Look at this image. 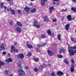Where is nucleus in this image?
<instances>
[{"label": "nucleus", "mask_w": 76, "mask_h": 76, "mask_svg": "<svg viewBox=\"0 0 76 76\" xmlns=\"http://www.w3.org/2000/svg\"><path fill=\"white\" fill-rule=\"evenodd\" d=\"M71 49H74V50H76V46H74L72 47H71L70 46H69L68 50L69 53V54L71 56H73L74 54V51Z\"/></svg>", "instance_id": "1"}, {"label": "nucleus", "mask_w": 76, "mask_h": 76, "mask_svg": "<svg viewBox=\"0 0 76 76\" xmlns=\"http://www.w3.org/2000/svg\"><path fill=\"white\" fill-rule=\"evenodd\" d=\"M23 67L20 66V70H18L19 72V76H22V75H25V73L23 70Z\"/></svg>", "instance_id": "2"}, {"label": "nucleus", "mask_w": 76, "mask_h": 76, "mask_svg": "<svg viewBox=\"0 0 76 76\" xmlns=\"http://www.w3.org/2000/svg\"><path fill=\"white\" fill-rule=\"evenodd\" d=\"M6 45H4L3 44H2V46H0V50H5V48L4 47H6Z\"/></svg>", "instance_id": "3"}, {"label": "nucleus", "mask_w": 76, "mask_h": 76, "mask_svg": "<svg viewBox=\"0 0 76 76\" xmlns=\"http://www.w3.org/2000/svg\"><path fill=\"white\" fill-rule=\"evenodd\" d=\"M47 1V0H42L41 1V4L42 6H45V3Z\"/></svg>", "instance_id": "4"}, {"label": "nucleus", "mask_w": 76, "mask_h": 76, "mask_svg": "<svg viewBox=\"0 0 76 76\" xmlns=\"http://www.w3.org/2000/svg\"><path fill=\"white\" fill-rule=\"evenodd\" d=\"M15 31H17L18 32H20L21 31H22V29H21V28H20V27H17L16 28H15Z\"/></svg>", "instance_id": "5"}, {"label": "nucleus", "mask_w": 76, "mask_h": 76, "mask_svg": "<svg viewBox=\"0 0 76 76\" xmlns=\"http://www.w3.org/2000/svg\"><path fill=\"white\" fill-rule=\"evenodd\" d=\"M63 75V73L60 71H59L57 72V75H58V76H61Z\"/></svg>", "instance_id": "6"}, {"label": "nucleus", "mask_w": 76, "mask_h": 76, "mask_svg": "<svg viewBox=\"0 0 76 76\" xmlns=\"http://www.w3.org/2000/svg\"><path fill=\"white\" fill-rule=\"evenodd\" d=\"M75 71V67L73 65H72V66L71 67V72H73Z\"/></svg>", "instance_id": "7"}, {"label": "nucleus", "mask_w": 76, "mask_h": 76, "mask_svg": "<svg viewBox=\"0 0 76 76\" xmlns=\"http://www.w3.org/2000/svg\"><path fill=\"white\" fill-rule=\"evenodd\" d=\"M24 10H25L27 12H29V10H30V8H29L28 7L26 6L24 8Z\"/></svg>", "instance_id": "8"}, {"label": "nucleus", "mask_w": 76, "mask_h": 76, "mask_svg": "<svg viewBox=\"0 0 76 76\" xmlns=\"http://www.w3.org/2000/svg\"><path fill=\"white\" fill-rule=\"evenodd\" d=\"M67 19H68L69 21H71L72 20V16L70 15H69L67 16Z\"/></svg>", "instance_id": "9"}, {"label": "nucleus", "mask_w": 76, "mask_h": 76, "mask_svg": "<svg viewBox=\"0 0 76 76\" xmlns=\"http://www.w3.org/2000/svg\"><path fill=\"white\" fill-rule=\"evenodd\" d=\"M6 62L9 63V62H12V59L11 58H9L6 60Z\"/></svg>", "instance_id": "10"}, {"label": "nucleus", "mask_w": 76, "mask_h": 76, "mask_svg": "<svg viewBox=\"0 0 76 76\" xmlns=\"http://www.w3.org/2000/svg\"><path fill=\"white\" fill-rule=\"evenodd\" d=\"M62 51H63V52L64 53L65 52V49H64L63 48H60V50H59V53L60 54H61L62 52Z\"/></svg>", "instance_id": "11"}, {"label": "nucleus", "mask_w": 76, "mask_h": 76, "mask_svg": "<svg viewBox=\"0 0 76 76\" xmlns=\"http://www.w3.org/2000/svg\"><path fill=\"white\" fill-rule=\"evenodd\" d=\"M69 26H70V24H66L65 26V28L66 29V30H67V31L68 30H69Z\"/></svg>", "instance_id": "12"}, {"label": "nucleus", "mask_w": 76, "mask_h": 76, "mask_svg": "<svg viewBox=\"0 0 76 76\" xmlns=\"http://www.w3.org/2000/svg\"><path fill=\"white\" fill-rule=\"evenodd\" d=\"M54 9V8L53 7H51L49 8V11L50 13H52L53 10Z\"/></svg>", "instance_id": "13"}, {"label": "nucleus", "mask_w": 76, "mask_h": 76, "mask_svg": "<svg viewBox=\"0 0 76 76\" xmlns=\"http://www.w3.org/2000/svg\"><path fill=\"white\" fill-rule=\"evenodd\" d=\"M18 57H20L21 58H23V54H19L18 55Z\"/></svg>", "instance_id": "14"}, {"label": "nucleus", "mask_w": 76, "mask_h": 76, "mask_svg": "<svg viewBox=\"0 0 76 76\" xmlns=\"http://www.w3.org/2000/svg\"><path fill=\"white\" fill-rule=\"evenodd\" d=\"M71 41H73V42H75V43H76V39L75 38L74 39L73 37H71L70 38Z\"/></svg>", "instance_id": "15"}, {"label": "nucleus", "mask_w": 76, "mask_h": 76, "mask_svg": "<svg viewBox=\"0 0 76 76\" xmlns=\"http://www.w3.org/2000/svg\"><path fill=\"white\" fill-rule=\"evenodd\" d=\"M48 53L49 56H53V53L50 50H48Z\"/></svg>", "instance_id": "16"}, {"label": "nucleus", "mask_w": 76, "mask_h": 76, "mask_svg": "<svg viewBox=\"0 0 76 76\" xmlns=\"http://www.w3.org/2000/svg\"><path fill=\"white\" fill-rule=\"evenodd\" d=\"M72 10L74 12H76V8L75 7H72L71 8Z\"/></svg>", "instance_id": "17"}, {"label": "nucleus", "mask_w": 76, "mask_h": 76, "mask_svg": "<svg viewBox=\"0 0 76 76\" xmlns=\"http://www.w3.org/2000/svg\"><path fill=\"white\" fill-rule=\"evenodd\" d=\"M44 20V21H48V20H49L48 19V17H45Z\"/></svg>", "instance_id": "18"}, {"label": "nucleus", "mask_w": 76, "mask_h": 76, "mask_svg": "<svg viewBox=\"0 0 76 76\" xmlns=\"http://www.w3.org/2000/svg\"><path fill=\"white\" fill-rule=\"evenodd\" d=\"M4 63L2 61H0V66H4Z\"/></svg>", "instance_id": "19"}, {"label": "nucleus", "mask_w": 76, "mask_h": 76, "mask_svg": "<svg viewBox=\"0 0 76 76\" xmlns=\"http://www.w3.org/2000/svg\"><path fill=\"white\" fill-rule=\"evenodd\" d=\"M38 23V22L37 20H35L34 21V26H36V25H37V23Z\"/></svg>", "instance_id": "20"}, {"label": "nucleus", "mask_w": 76, "mask_h": 76, "mask_svg": "<svg viewBox=\"0 0 76 76\" xmlns=\"http://www.w3.org/2000/svg\"><path fill=\"white\" fill-rule=\"evenodd\" d=\"M17 24L18 26H23L21 23L19 22H17Z\"/></svg>", "instance_id": "21"}, {"label": "nucleus", "mask_w": 76, "mask_h": 76, "mask_svg": "<svg viewBox=\"0 0 76 76\" xmlns=\"http://www.w3.org/2000/svg\"><path fill=\"white\" fill-rule=\"evenodd\" d=\"M26 45L28 48H32V45H29L28 44H27Z\"/></svg>", "instance_id": "22"}, {"label": "nucleus", "mask_w": 76, "mask_h": 76, "mask_svg": "<svg viewBox=\"0 0 76 76\" xmlns=\"http://www.w3.org/2000/svg\"><path fill=\"white\" fill-rule=\"evenodd\" d=\"M11 12L12 15L15 14V12L13 10H10Z\"/></svg>", "instance_id": "23"}, {"label": "nucleus", "mask_w": 76, "mask_h": 76, "mask_svg": "<svg viewBox=\"0 0 76 76\" xmlns=\"http://www.w3.org/2000/svg\"><path fill=\"white\" fill-rule=\"evenodd\" d=\"M11 50L12 51H14V50L15 49V47H14V46H13V45L12 46H11Z\"/></svg>", "instance_id": "24"}, {"label": "nucleus", "mask_w": 76, "mask_h": 76, "mask_svg": "<svg viewBox=\"0 0 76 76\" xmlns=\"http://www.w3.org/2000/svg\"><path fill=\"white\" fill-rule=\"evenodd\" d=\"M21 65V61H19L18 63V66L19 67H20Z\"/></svg>", "instance_id": "25"}, {"label": "nucleus", "mask_w": 76, "mask_h": 76, "mask_svg": "<svg viewBox=\"0 0 76 76\" xmlns=\"http://www.w3.org/2000/svg\"><path fill=\"white\" fill-rule=\"evenodd\" d=\"M31 55H32L31 54V52H28L27 54V56H28V57H29L31 56Z\"/></svg>", "instance_id": "26"}, {"label": "nucleus", "mask_w": 76, "mask_h": 76, "mask_svg": "<svg viewBox=\"0 0 76 76\" xmlns=\"http://www.w3.org/2000/svg\"><path fill=\"white\" fill-rule=\"evenodd\" d=\"M36 11V9L35 8H34L33 9L31 10V12H35Z\"/></svg>", "instance_id": "27"}, {"label": "nucleus", "mask_w": 76, "mask_h": 76, "mask_svg": "<svg viewBox=\"0 0 76 76\" xmlns=\"http://www.w3.org/2000/svg\"><path fill=\"white\" fill-rule=\"evenodd\" d=\"M64 63H65V64H68V61H67L66 60V59H65L64 60Z\"/></svg>", "instance_id": "28"}, {"label": "nucleus", "mask_w": 76, "mask_h": 76, "mask_svg": "<svg viewBox=\"0 0 76 76\" xmlns=\"http://www.w3.org/2000/svg\"><path fill=\"white\" fill-rule=\"evenodd\" d=\"M47 32L48 34L49 35H51V31L49 30H48L47 31Z\"/></svg>", "instance_id": "29"}, {"label": "nucleus", "mask_w": 76, "mask_h": 76, "mask_svg": "<svg viewBox=\"0 0 76 76\" xmlns=\"http://www.w3.org/2000/svg\"><path fill=\"white\" fill-rule=\"evenodd\" d=\"M34 60L35 62H38V61H39V59L38 58L34 59Z\"/></svg>", "instance_id": "30"}, {"label": "nucleus", "mask_w": 76, "mask_h": 76, "mask_svg": "<svg viewBox=\"0 0 76 76\" xmlns=\"http://www.w3.org/2000/svg\"><path fill=\"white\" fill-rule=\"evenodd\" d=\"M4 7V5H3V4L2 3H1V5H0V8H2Z\"/></svg>", "instance_id": "31"}, {"label": "nucleus", "mask_w": 76, "mask_h": 76, "mask_svg": "<svg viewBox=\"0 0 76 76\" xmlns=\"http://www.w3.org/2000/svg\"><path fill=\"white\" fill-rule=\"evenodd\" d=\"M57 57H58V58H63V56L60 55H57Z\"/></svg>", "instance_id": "32"}, {"label": "nucleus", "mask_w": 76, "mask_h": 76, "mask_svg": "<svg viewBox=\"0 0 76 76\" xmlns=\"http://www.w3.org/2000/svg\"><path fill=\"white\" fill-rule=\"evenodd\" d=\"M41 37L42 38H45V34H42L41 35Z\"/></svg>", "instance_id": "33"}, {"label": "nucleus", "mask_w": 76, "mask_h": 76, "mask_svg": "<svg viewBox=\"0 0 76 76\" xmlns=\"http://www.w3.org/2000/svg\"><path fill=\"white\" fill-rule=\"evenodd\" d=\"M58 40L60 41V40H61V36L60 35H58Z\"/></svg>", "instance_id": "34"}, {"label": "nucleus", "mask_w": 76, "mask_h": 76, "mask_svg": "<svg viewBox=\"0 0 76 76\" xmlns=\"http://www.w3.org/2000/svg\"><path fill=\"white\" fill-rule=\"evenodd\" d=\"M34 71L36 72H38V69H37V67H36L34 69Z\"/></svg>", "instance_id": "35"}, {"label": "nucleus", "mask_w": 76, "mask_h": 76, "mask_svg": "<svg viewBox=\"0 0 76 76\" xmlns=\"http://www.w3.org/2000/svg\"><path fill=\"white\" fill-rule=\"evenodd\" d=\"M38 47H43V45L41 44H39L38 45Z\"/></svg>", "instance_id": "36"}, {"label": "nucleus", "mask_w": 76, "mask_h": 76, "mask_svg": "<svg viewBox=\"0 0 76 76\" xmlns=\"http://www.w3.org/2000/svg\"><path fill=\"white\" fill-rule=\"evenodd\" d=\"M8 73V72H7V70H5V71L4 72V73L5 74H7Z\"/></svg>", "instance_id": "37"}, {"label": "nucleus", "mask_w": 76, "mask_h": 76, "mask_svg": "<svg viewBox=\"0 0 76 76\" xmlns=\"http://www.w3.org/2000/svg\"><path fill=\"white\" fill-rule=\"evenodd\" d=\"M18 12L19 14H20L22 12V11L20 10H18Z\"/></svg>", "instance_id": "38"}, {"label": "nucleus", "mask_w": 76, "mask_h": 76, "mask_svg": "<svg viewBox=\"0 0 76 76\" xmlns=\"http://www.w3.org/2000/svg\"><path fill=\"white\" fill-rule=\"evenodd\" d=\"M14 51L15 52V53H18V49H15V50H14Z\"/></svg>", "instance_id": "39"}, {"label": "nucleus", "mask_w": 76, "mask_h": 76, "mask_svg": "<svg viewBox=\"0 0 76 76\" xmlns=\"http://www.w3.org/2000/svg\"><path fill=\"white\" fill-rule=\"evenodd\" d=\"M35 26L37 27V28H39L40 27V25H36V26Z\"/></svg>", "instance_id": "40"}, {"label": "nucleus", "mask_w": 76, "mask_h": 76, "mask_svg": "<svg viewBox=\"0 0 76 76\" xmlns=\"http://www.w3.org/2000/svg\"><path fill=\"white\" fill-rule=\"evenodd\" d=\"M52 20L53 21V22H56L57 20H56V18H54L52 19Z\"/></svg>", "instance_id": "41"}, {"label": "nucleus", "mask_w": 76, "mask_h": 76, "mask_svg": "<svg viewBox=\"0 0 76 76\" xmlns=\"http://www.w3.org/2000/svg\"><path fill=\"white\" fill-rule=\"evenodd\" d=\"M60 12H65V10L62 9L60 11Z\"/></svg>", "instance_id": "42"}, {"label": "nucleus", "mask_w": 76, "mask_h": 76, "mask_svg": "<svg viewBox=\"0 0 76 76\" xmlns=\"http://www.w3.org/2000/svg\"><path fill=\"white\" fill-rule=\"evenodd\" d=\"M71 61L72 63H74V62H75V61H74V60L73 59L71 60Z\"/></svg>", "instance_id": "43"}, {"label": "nucleus", "mask_w": 76, "mask_h": 76, "mask_svg": "<svg viewBox=\"0 0 76 76\" xmlns=\"http://www.w3.org/2000/svg\"><path fill=\"white\" fill-rule=\"evenodd\" d=\"M53 1H55V2H57L58 1V2L59 1H60V0H53Z\"/></svg>", "instance_id": "44"}, {"label": "nucleus", "mask_w": 76, "mask_h": 76, "mask_svg": "<svg viewBox=\"0 0 76 76\" xmlns=\"http://www.w3.org/2000/svg\"><path fill=\"white\" fill-rule=\"evenodd\" d=\"M46 65L45 64H43V65H42V67H45Z\"/></svg>", "instance_id": "45"}, {"label": "nucleus", "mask_w": 76, "mask_h": 76, "mask_svg": "<svg viewBox=\"0 0 76 76\" xmlns=\"http://www.w3.org/2000/svg\"><path fill=\"white\" fill-rule=\"evenodd\" d=\"M51 75L53 76H54V72H52V73H51Z\"/></svg>", "instance_id": "46"}, {"label": "nucleus", "mask_w": 76, "mask_h": 76, "mask_svg": "<svg viewBox=\"0 0 76 76\" xmlns=\"http://www.w3.org/2000/svg\"><path fill=\"white\" fill-rule=\"evenodd\" d=\"M2 54H4V55H5V54H6V52H3Z\"/></svg>", "instance_id": "47"}, {"label": "nucleus", "mask_w": 76, "mask_h": 76, "mask_svg": "<svg viewBox=\"0 0 76 76\" xmlns=\"http://www.w3.org/2000/svg\"><path fill=\"white\" fill-rule=\"evenodd\" d=\"M24 68L25 69H28V66H25Z\"/></svg>", "instance_id": "48"}, {"label": "nucleus", "mask_w": 76, "mask_h": 76, "mask_svg": "<svg viewBox=\"0 0 76 76\" xmlns=\"http://www.w3.org/2000/svg\"><path fill=\"white\" fill-rule=\"evenodd\" d=\"M9 4H10V5H12L13 4V3L11 2H9Z\"/></svg>", "instance_id": "49"}, {"label": "nucleus", "mask_w": 76, "mask_h": 76, "mask_svg": "<svg viewBox=\"0 0 76 76\" xmlns=\"http://www.w3.org/2000/svg\"><path fill=\"white\" fill-rule=\"evenodd\" d=\"M14 45H17V42H15L14 43Z\"/></svg>", "instance_id": "50"}, {"label": "nucleus", "mask_w": 76, "mask_h": 76, "mask_svg": "<svg viewBox=\"0 0 76 76\" xmlns=\"http://www.w3.org/2000/svg\"><path fill=\"white\" fill-rule=\"evenodd\" d=\"M4 9H7V7L6 6H5L4 7Z\"/></svg>", "instance_id": "51"}, {"label": "nucleus", "mask_w": 76, "mask_h": 76, "mask_svg": "<svg viewBox=\"0 0 76 76\" xmlns=\"http://www.w3.org/2000/svg\"><path fill=\"white\" fill-rule=\"evenodd\" d=\"M52 36L53 37H54V33H52Z\"/></svg>", "instance_id": "52"}, {"label": "nucleus", "mask_w": 76, "mask_h": 76, "mask_svg": "<svg viewBox=\"0 0 76 76\" xmlns=\"http://www.w3.org/2000/svg\"><path fill=\"white\" fill-rule=\"evenodd\" d=\"M10 25H12V22H11L10 23Z\"/></svg>", "instance_id": "53"}, {"label": "nucleus", "mask_w": 76, "mask_h": 76, "mask_svg": "<svg viewBox=\"0 0 76 76\" xmlns=\"http://www.w3.org/2000/svg\"><path fill=\"white\" fill-rule=\"evenodd\" d=\"M74 53H76V50H75L74 51Z\"/></svg>", "instance_id": "54"}, {"label": "nucleus", "mask_w": 76, "mask_h": 76, "mask_svg": "<svg viewBox=\"0 0 76 76\" xmlns=\"http://www.w3.org/2000/svg\"><path fill=\"white\" fill-rule=\"evenodd\" d=\"M36 50H38V49L37 48H36Z\"/></svg>", "instance_id": "55"}, {"label": "nucleus", "mask_w": 76, "mask_h": 76, "mask_svg": "<svg viewBox=\"0 0 76 76\" xmlns=\"http://www.w3.org/2000/svg\"><path fill=\"white\" fill-rule=\"evenodd\" d=\"M46 45V43H44L43 44V45Z\"/></svg>", "instance_id": "56"}, {"label": "nucleus", "mask_w": 76, "mask_h": 76, "mask_svg": "<svg viewBox=\"0 0 76 76\" xmlns=\"http://www.w3.org/2000/svg\"><path fill=\"white\" fill-rule=\"evenodd\" d=\"M53 4H54V5H55V2H53Z\"/></svg>", "instance_id": "57"}, {"label": "nucleus", "mask_w": 76, "mask_h": 76, "mask_svg": "<svg viewBox=\"0 0 76 76\" xmlns=\"http://www.w3.org/2000/svg\"><path fill=\"white\" fill-rule=\"evenodd\" d=\"M10 10H12V8H10Z\"/></svg>", "instance_id": "58"}, {"label": "nucleus", "mask_w": 76, "mask_h": 76, "mask_svg": "<svg viewBox=\"0 0 76 76\" xmlns=\"http://www.w3.org/2000/svg\"><path fill=\"white\" fill-rule=\"evenodd\" d=\"M75 1H76V0H72V1H73V2Z\"/></svg>", "instance_id": "59"}, {"label": "nucleus", "mask_w": 76, "mask_h": 76, "mask_svg": "<svg viewBox=\"0 0 76 76\" xmlns=\"http://www.w3.org/2000/svg\"><path fill=\"white\" fill-rule=\"evenodd\" d=\"M7 10H8V11H9V10H10V9H7Z\"/></svg>", "instance_id": "60"}, {"label": "nucleus", "mask_w": 76, "mask_h": 76, "mask_svg": "<svg viewBox=\"0 0 76 76\" xmlns=\"http://www.w3.org/2000/svg\"><path fill=\"white\" fill-rule=\"evenodd\" d=\"M30 4L31 6H32V3H31Z\"/></svg>", "instance_id": "61"}, {"label": "nucleus", "mask_w": 76, "mask_h": 76, "mask_svg": "<svg viewBox=\"0 0 76 76\" xmlns=\"http://www.w3.org/2000/svg\"><path fill=\"white\" fill-rule=\"evenodd\" d=\"M66 76H69V75H68V74H66Z\"/></svg>", "instance_id": "62"}, {"label": "nucleus", "mask_w": 76, "mask_h": 76, "mask_svg": "<svg viewBox=\"0 0 76 76\" xmlns=\"http://www.w3.org/2000/svg\"><path fill=\"white\" fill-rule=\"evenodd\" d=\"M67 10V9H65V12H66V10Z\"/></svg>", "instance_id": "63"}, {"label": "nucleus", "mask_w": 76, "mask_h": 76, "mask_svg": "<svg viewBox=\"0 0 76 76\" xmlns=\"http://www.w3.org/2000/svg\"><path fill=\"white\" fill-rule=\"evenodd\" d=\"M9 76H12V74H10Z\"/></svg>", "instance_id": "64"}]
</instances>
